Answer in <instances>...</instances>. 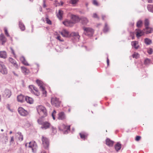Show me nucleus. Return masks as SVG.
Returning <instances> with one entry per match:
<instances>
[{
  "mask_svg": "<svg viewBox=\"0 0 153 153\" xmlns=\"http://www.w3.org/2000/svg\"><path fill=\"white\" fill-rule=\"evenodd\" d=\"M37 111L39 115L42 117L47 116V113L46 108L42 105H39L37 106Z\"/></svg>",
  "mask_w": 153,
  "mask_h": 153,
  "instance_id": "obj_1",
  "label": "nucleus"
},
{
  "mask_svg": "<svg viewBox=\"0 0 153 153\" xmlns=\"http://www.w3.org/2000/svg\"><path fill=\"white\" fill-rule=\"evenodd\" d=\"M38 122L39 124L42 125L41 128L42 129H46L51 126L50 123L47 121L43 122L41 118L38 120Z\"/></svg>",
  "mask_w": 153,
  "mask_h": 153,
  "instance_id": "obj_2",
  "label": "nucleus"
},
{
  "mask_svg": "<svg viewBox=\"0 0 153 153\" xmlns=\"http://www.w3.org/2000/svg\"><path fill=\"white\" fill-rule=\"evenodd\" d=\"M83 29L84 30V33L85 35L89 36H93L94 30L92 28L84 27H83Z\"/></svg>",
  "mask_w": 153,
  "mask_h": 153,
  "instance_id": "obj_3",
  "label": "nucleus"
},
{
  "mask_svg": "<svg viewBox=\"0 0 153 153\" xmlns=\"http://www.w3.org/2000/svg\"><path fill=\"white\" fill-rule=\"evenodd\" d=\"M51 102L52 105L56 107H58L60 106V102L59 99L56 97H53L51 98Z\"/></svg>",
  "mask_w": 153,
  "mask_h": 153,
  "instance_id": "obj_4",
  "label": "nucleus"
},
{
  "mask_svg": "<svg viewBox=\"0 0 153 153\" xmlns=\"http://www.w3.org/2000/svg\"><path fill=\"white\" fill-rule=\"evenodd\" d=\"M0 72L3 74H6L7 70L2 62H0Z\"/></svg>",
  "mask_w": 153,
  "mask_h": 153,
  "instance_id": "obj_5",
  "label": "nucleus"
},
{
  "mask_svg": "<svg viewBox=\"0 0 153 153\" xmlns=\"http://www.w3.org/2000/svg\"><path fill=\"white\" fill-rule=\"evenodd\" d=\"M42 140L44 147L45 149L48 148L49 146L48 139L46 137L43 136L42 138Z\"/></svg>",
  "mask_w": 153,
  "mask_h": 153,
  "instance_id": "obj_6",
  "label": "nucleus"
},
{
  "mask_svg": "<svg viewBox=\"0 0 153 153\" xmlns=\"http://www.w3.org/2000/svg\"><path fill=\"white\" fill-rule=\"evenodd\" d=\"M2 95L4 98H9L11 95V92L8 89H6L2 91Z\"/></svg>",
  "mask_w": 153,
  "mask_h": 153,
  "instance_id": "obj_7",
  "label": "nucleus"
},
{
  "mask_svg": "<svg viewBox=\"0 0 153 153\" xmlns=\"http://www.w3.org/2000/svg\"><path fill=\"white\" fill-rule=\"evenodd\" d=\"M28 146L29 147L31 148L33 152H36L37 146L35 142H30L28 143Z\"/></svg>",
  "mask_w": 153,
  "mask_h": 153,
  "instance_id": "obj_8",
  "label": "nucleus"
},
{
  "mask_svg": "<svg viewBox=\"0 0 153 153\" xmlns=\"http://www.w3.org/2000/svg\"><path fill=\"white\" fill-rule=\"evenodd\" d=\"M18 111L19 113L22 116H26L28 114L27 111L25 110L23 108L21 107H19L18 108Z\"/></svg>",
  "mask_w": 153,
  "mask_h": 153,
  "instance_id": "obj_9",
  "label": "nucleus"
},
{
  "mask_svg": "<svg viewBox=\"0 0 153 153\" xmlns=\"http://www.w3.org/2000/svg\"><path fill=\"white\" fill-rule=\"evenodd\" d=\"M71 36L76 41H78L80 37L78 33L72 32L70 34Z\"/></svg>",
  "mask_w": 153,
  "mask_h": 153,
  "instance_id": "obj_10",
  "label": "nucleus"
},
{
  "mask_svg": "<svg viewBox=\"0 0 153 153\" xmlns=\"http://www.w3.org/2000/svg\"><path fill=\"white\" fill-rule=\"evenodd\" d=\"M70 126H68L64 124H63L59 128V129L61 130L65 131V133H66L68 131H70Z\"/></svg>",
  "mask_w": 153,
  "mask_h": 153,
  "instance_id": "obj_11",
  "label": "nucleus"
},
{
  "mask_svg": "<svg viewBox=\"0 0 153 153\" xmlns=\"http://www.w3.org/2000/svg\"><path fill=\"white\" fill-rule=\"evenodd\" d=\"M63 24L68 27H72L74 24L73 22L71 20H66L63 22Z\"/></svg>",
  "mask_w": 153,
  "mask_h": 153,
  "instance_id": "obj_12",
  "label": "nucleus"
},
{
  "mask_svg": "<svg viewBox=\"0 0 153 153\" xmlns=\"http://www.w3.org/2000/svg\"><path fill=\"white\" fill-rule=\"evenodd\" d=\"M71 20L74 24L76 23L79 20V17L74 15H72L71 16Z\"/></svg>",
  "mask_w": 153,
  "mask_h": 153,
  "instance_id": "obj_13",
  "label": "nucleus"
},
{
  "mask_svg": "<svg viewBox=\"0 0 153 153\" xmlns=\"http://www.w3.org/2000/svg\"><path fill=\"white\" fill-rule=\"evenodd\" d=\"M58 119L59 120H64L66 118V116L63 112H61L58 114Z\"/></svg>",
  "mask_w": 153,
  "mask_h": 153,
  "instance_id": "obj_14",
  "label": "nucleus"
},
{
  "mask_svg": "<svg viewBox=\"0 0 153 153\" xmlns=\"http://www.w3.org/2000/svg\"><path fill=\"white\" fill-rule=\"evenodd\" d=\"M81 138L85 140L87 138L88 134L85 132H82L79 133Z\"/></svg>",
  "mask_w": 153,
  "mask_h": 153,
  "instance_id": "obj_15",
  "label": "nucleus"
},
{
  "mask_svg": "<svg viewBox=\"0 0 153 153\" xmlns=\"http://www.w3.org/2000/svg\"><path fill=\"white\" fill-rule=\"evenodd\" d=\"M61 34L64 37H68L69 36L68 32L65 30H62L61 32Z\"/></svg>",
  "mask_w": 153,
  "mask_h": 153,
  "instance_id": "obj_16",
  "label": "nucleus"
},
{
  "mask_svg": "<svg viewBox=\"0 0 153 153\" xmlns=\"http://www.w3.org/2000/svg\"><path fill=\"white\" fill-rule=\"evenodd\" d=\"M136 30H137L136 36L137 37H140L144 34V32L143 31L139 29H137Z\"/></svg>",
  "mask_w": 153,
  "mask_h": 153,
  "instance_id": "obj_17",
  "label": "nucleus"
},
{
  "mask_svg": "<svg viewBox=\"0 0 153 153\" xmlns=\"http://www.w3.org/2000/svg\"><path fill=\"white\" fill-rule=\"evenodd\" d=\"M105 142L106 144L109 146H112L114 143V142L113 141L109 138H107L106 139Z\"/></svg>",
  "mask_w": 153,
  "mask_h": 153,
  "instance_id": "obj_18",
  "label": "nucleus"
},
{
  "mask_svg": "<svg viewBox=\"0 0 153 153\" xmlns=\"http://www.w3.org/2000/svg\"><path fill=\"white\" fill-rule=\"evenodd\" d=\"M138 42L136 41H132L131 42L132 46L136 49H137L139 47V46L138 45Z\"/></svg>",
  "mask_w": 153,
  "mask_h": 153,
  "instance_id": "obj_19",
  "label": "nucleus"
},
{
  "mask_svg": "<svg viewBox=\"0 0 153 153\" xmlns=\"http://www.w3.org/2000/svg\"><path fill=\"white\" fill-rule=\"evenodd\" d=\"M25 99V96L22 94L18 96L17 97L18 101L21 102L24 101Z\"/></svg>",
  "mask_w": 153,
  "mask_h": 153,
  "instance_id": "obj_20",
  "label": "nucleus"
},
{
  "mask_svg": "<svg viewBox=\"0 0 153 153\" xmlns=\"http://www.w3.org/2000/svg\"><path fill=\"white\" fill-rule=\"evenodd\" d=\"M0 41L2 42V45H4L6 42V39L2 33L0 35Z\"/></svg>",
  "mask_w": 153,
  "mask_h": 153,
  "instance_id": "obj_21",
  "label": "nucleus"
},
{
  "mask_svg": "<svg viewBox=\"0 0 153 153\" xmlns=\"http://www.w3.org/2000/svg\"><path fill=\"white\" fill-rule=\"evenodd\" d=\"M17 134L18 135L16 136V138L20 141H22L23 140V136L22 133L20 132H18Z\"/></svg>",
  "mask_w": 153,
  "mask_h": 153,
  "instance_id": "obj_22",
  "label": "nucleus"
},
{
  "mask_svg": "<svg viewBox=\"0 0 153 153\" xmlns=\"http://www.w3.org/2000/svg\"><path fill=\"white\" fill-rule=\"evenodd\" d=\"M9 61L12 63L14 66L16 68H18V66L17 64H16V61L13 58H9Z\"/></svg>",
  "mask_w": 153,
  "mask_h": 153,
  "instance_id": "obj_23",
  "label": "nucleus"
},
{
  "mask_svg": "<svg viewBox=\"0 0 153 153\" xmlns=\"http://www.w3.org/2000/svg\"><path fill=\"white\" fill-rule=\"evenodd\" d=\"M63 12L62 10H59L58 13L57 14V16L60 20H61L62 18Z\"/></svg>",
  "mask_w": 153,
  "mask_h": 153,
  "instance_id": "obj_24",
  "label": "nucleus"
},
{
  "mask_svg": "<svg viewBox=\"0 0 153 153\" xmlns=\"http://www.w3.org/2000/svg\"><path fill=\"white\" fill-rule=\"evenodd\" d=\"M144 30L146 31V34H148L152 33L153 31V29L149 26L147 28L145 27V28L144 29Z\"/></svg>",
  "mask_w": 153,
  "mask_h": 153,
  "instance_id": "obj_25",
  "label": "nucleus"
},
{
  "mask_svg": "<svg viewBox=\"0 0 153 153\" xmlns=\"http://www.w3.org/2000/svg\"><path fill=\"white\" fill-rule=\"evenodd\" d=\"M0 57L3 59H5L7 57V53L5 51H0Z\"/></svg>",
  "mask_w": 153,
  "mask_h": 153,
  "instance_id": "obj_26",
  "label": "nucleus"
},
{
  "mask_svg": "<svg viewBox=\"0 0 153 153\" xmlns=\"http://www.w3.org/2000/svg\"><path fill=\"white\" fill-rule=\"evenodd\" d=\"M20 60L22 63L25 65L26 66L29 65L27 61L26 60L25 58L23 56H22L20 58Z\"/></svg>",
  "mask_w": 153,
  "mask_h": 153,
  "instance_id": "obj_27",
  "label": "nucleus"
},
{
  "mask_svg": "<svg viewBox=\"0 0 153 153\" xmlns=\"http://www.w3.org/2000/svg\"><path fill=\"white\" fill-rule=\"evenodd\" d=\"M26 101L28 103L32 104L33 103V99L28 96H26L25 97Z\"/></svg>",
  "mask_w": 153,
  "mask_h": 153,
  "instance_id": "obj_28",
  "label": "nucleus"
},
{
  "mask_svg": "<svg viewBox=\"0 0 153 153\" xmlns=\"http://www.w3.org/2000/svg\"><path fill=\"white\" fill-rule=\"evenodd\" d=\"M81 21L83 25L86 24L88 22L87 19L85 17H82L81 18Z\"/></svg>",
  "mask_w": 153,
  "mask_h": 153,
  "instance_id": "obj_29",
  "label": "nucleus"
},
{
  "mask_svg": "<svg viewBox=\"0 0 153 153\" xmlns=\"http://www.w3.org/2000/svg\"><path fill=\"white\" fill-rule=\"evenodd\" d=\"M114 147L116 151L118 152L121 149V145L120 142H118L117 144L115 145Z\"/></svg>",
  "mask_w": 153,
  "mask_h": 153,
  "instance_id": "obj_30",
  "label": "nucleus"
},
{
  "mask_svg": "<svg viewBox=\"0 0 153 153\" xmlns=\"http://www.w3.org/2000/svg\"><path fill=\"white\" fill-rule=\"evenodd\" d=\"M19 26L22 30L24 31L25 30V27L24 24L20 21L19 22Z\"/></svg>",
  "mask_w": 153,
  "mask_h": 153,
  "instance_id": "obj_31",
  "label": "nucleus"
},
{
  "mask_svg": "<svg viewBox=\"0 0 153 153\" xmlns=\"http://www.w3.org/2000/svg\"><path fill=\"white\" fill-rule=\"evenodd\" d=\"M21 68L22 72L24 73L25 74H27L29 72V70L26 69V68L24 67H21Z\"/></svg>",
  "mask_w": 153,
  "mask_h": 153,
  "instance_id": "obj_32",
  "label": "nucleus"
},
{
  "mask_svg": "<svg viewBox=\"0 0 153 153\" xmlns=\"http://www.w3.org/2000/svg\"><path fill=\"white\" fill-rule=\"evenodd\" d=\"M147 8L148 10L152 13H153V5L149 4L147 6Z\"/></svg>",
  "mask_w": 153,
  "mask_h": 153,
  "instance_id": "obj_33",
  "label": "nucleus"
},
{
  "mask_svg": "<svg viewBox=\"0 0 153 153\" xmlns=\"http://www.w3.org/2000/svg\"><path fill=\"white\" fill-rule=\"evenodd\" d=\"M36 82L38 85L39 86L40 89H43L44 87L42 86V82L39 80H37L36 81Z\"/></svg>",
  "mask_w": 153,
  "mask_h": 153,
  "instance_id": "obj_34",
  "label": "nucleus"
},
{
  "mask_svg": "<svg viewBox=\"0 0 153 153\" xmlns=\"http://www.w3.org/2000/svg\"><path fill=\"white\" fill-rule=\"evenodd\" d=\"M33 90L34 91V93H33V94H34L35 95L37 96H39V93L38 91L37 88L34 86Z\"/></svg>",
  "mask_w": 153,
  "mask_h": 153,
  "instance_id": "obj_35",
  "label": "nucleus"
},
{
  "mask_svg": "<svg viewBox=\"0 0 153 153\" xmlns=\"http://www.w3.org/2000/svg\"><path fill=\"white\" fill-rule=\"evenodd\" d=\"M143 24V22L141 20L138 21L136 25L138 27H142Z\"/></svg>",
  "mask_w": 153,
  "mask_h": 153,
  "instance_id": "obj_36",
  "label": "nucleus"
},
{
  "mask_svg": "<svg viewBox=\"0 0 153 153\" xmlns=\"http://www.w3.org/2000/svg\"><path fill=\"white\" fill-rule=\"evenodd\" d=\"M149 25V21L148 19H146L144 21V25L145 27L147 28Z\"/></svg>",
  "mask_w": 153,
  "mask_h": 153,
  "instance_id": "obj_37",
  "label": "nucleus"
},
{
  "mask_svg": "<svg viewBox=\"0 0 153 153\" xmlns=\"http://www.w3.org/2000/svg\"><path fill=\"white\" fill-rule=\"evenodd\" d=\"M145 43L147 45H149L152 43V40L148 38H146L144 40Z\"/></svg>",
  "mask_w": 153,
  "mask_h": 153,
  "instance_id": "obj_38",
  "label": "nucleus"
},
{
  "mask_svg": "<svg viewBox=\"0 0 153 153\" xmlns=\"http://www.w3.org/2000/svg\"><path fill=\"white\" fill-rule=\"evenodd\" d=\"M51 129L52 130V134L53 135L56 134L57 132V130L56 128L52 126L51 127Z\"/></svg>",
  "mask_w": 153,
  "mask_h": 153,
  "instance_id": "obj_39",
  "label": "nucleus"
},
{
  "mask_svg": "<svg viewBox=\"0 0 153 153\" xmlns=\"http://www.w3.org/2000/svg\"><path fill=\"white\" fill-rule=\"evenodd\" d=\"M109 30V28L108 26V25L107 23H105V26L103 30L104 32L106 33Z\"/></svg>",
  "mask_w": 153,
  "mask_h": 153,
  "instance_id": "obj_40",
  "label": "nucleus"
},
{
  "mask_svg": "<svg viewBox=\"0 0 153 153\" xmlns=\"http://www.w3.org/2000/svg\"><path fill=\"white\" fill-rule=\"evenodd\" d=\"M150 63V60L148 59H145L144 62V64L146 65H149Z\"/></svg>",
  "mask_w": 153,
  "mask_h": 153,
  "instance_id": "obj_41",
  "label": "nucleus"
},
{
  "mask_svg": "<svg viewBox=\"0 0 153 153\" xmlns=\"http://www.w3.org/2000/svg\"><path fill=\"white\" fill-rule=\"evenodd\" d=\"M34 86L33 85H30L29 86V88L30 91L32 93H34V91L33 90Z\"/></svg>",
  "mask_w": 153,
  "mask_h": 153,
  "instance_id": "obj_42",
  "label": "nucleus"
},
{
  "mask_svg": "<svg viewBox=\"0 0 153 153\" xmlns=\"http://www.w3.org/2000/svg\"><path fill=\"white\" fill-rule=\"evenodd\" d=\"M139 54L136 53H134L132 55V57L134 58H135L137 59L139 57Z\"/></svg>",
  "mask_w": 153,
  "mask_h": 153,
  "instance_id": "obj_43",
  "label": "nucleus"
},
{
  "mask_svg": "<svg viewBox=\"0 0 153 153\" xmlns=\"http://www.w3.org/2000/svg\"><path fill=\"white\" fill-rule=\"evenodd\" d=\"M42 92V93L43 95L45 97H46V91L45 90V88L44 87H43V89H40Z\"/></svg>",
  "mask_w": 153,
  "mask_h": 153,
  "instance_id": "obj_44",
  "label": "nucleus"
},
{
  "mask_svg": "<svg viewBox=\"0 0 153 153\" xmlns=\"http://www.w3.org/2000/svg\"><path fill=\"white\" fill-rule=\"evenodd\" d=\"M78 1L79 0H71L70 3L73 4H76Z\"/></svg>",
  "mask_w": 153,
  "mask_h": 153,
  "instance_id": "obj_45",
  "label": "nucleus"
},
{
  "mask_svg": "<svg viewBox=\"0 0 153 153\" xmlns=\"http://www.w3.org/2000/svg\"><path fill=\"white\" fill-rule=\"evenodd\" d=\"M46 23L50 25L51 24V21L47 17L46 18Z\"/></svg>",
  "mask_w": 153,
  "mask_h": 153,
  "instance_id": "obj_46",
  "label": "nucleus"
},
{
  "mask_svg": "<svg viewBox=\"0 0 153 153\" xmlns=\"http://www.w3.org/2000/svg\"><path fill=\"white\" fill-rule=\"evenodd\" d=\"M4 32L5 35L7 36H10L7 32V30L6 27H4Z\"/></svg>",
  "mask_w": 153,
  "mask_h": 153,
  "instance_id": "obj_47",
  "label": "nucleus"
},
{
  "mask_svg": "<svg viewBox=\"0 0 153 153\" xmlns=\"http://www.w3.org/2000/svg\"><path fill=\"white\" fill-rule=\"evenodd\" d=\"M10 144H12L14 143V138L13 136L11 137V139L10 141Z\"/></svg>",
  "mask_w": 153,
  "mask_h": 153,
  "instance_id": "obj_48",
  "label": "nucleus"
},
{
  "mask_svg": "<svg viewBox=\"0 0 153 153\" xmlns=\"http://www.w3.org/2000/svg\"><path fill=\"white\" fill-rule=\"evenodd\" d=\"M56 38L61 42H63L64 41V40L63 39H61V37L59 36H57L56 37Z\"/></svg>",
  "mask_w": 153,
  "mask_h": 153,
  "instance_id": "obj_49",
  "label": "nucleus"
},
{
  "mask_svg": "<svg viewBox=\"0 0 153 153\" xmlns=\"http://www.w3.org/2000/svg\"><path fill=\"white\" fill-rule=\"evenodd\" d=\"M93 4L96 6L98 5V3L96 0H93Z\"/></svg>",
  "mask_w": 153,
  "mask_h": 153,
  "instance_id": "obj_50",
  "label": "nucleus"
},
{
  "mask_svg": "<svg viewBox=\"0 0 153 153\" xmlns=\"http://www.w3.org/2000/svg\"><path fill=\"white\" fill-rule=\"evenodd\" d=\"M141 137L140 136H137L136 137L135 140L136 141H139Z\"/></svg>",
  "mask_w": 153,
  "mask_h": 153,
  "instance_id": "obj_51",
  "label": "nucleus"
},
{
  "mask_svg": "<svg viewBox=\"0 0 153 153\" xmlns=\"http://www.w3.org/2000/svg\"><path fill=\"white\" fill-rule=\"evenodd\" d=\"M93 17L94 18H97L99 19V17L98 16L97 14L96 13H94L93 15Z\"/></svg>",
  "mask_w": 153,
  "mask_h": 153,
  "instance_id": "obj_52",
  "label": "nucleus"
},
{
  "mask_svg": "<svg viewBox=\"0 0 153 153\" xmlns=\"http://www.w3.org/2000/svg\"><path fill=\"white\" fill-rule=\"evenodd\" d=\"M4 141L5 143H6L8 141V138L7 136H5L4 137Z\"/></svg>",
  "mask_w": 153,
  "mask_h": 153,
  "instance_id": "obj_53",
  "label": "nucleus"
},
{
  "mask_svg": "<svg viewBox=\"0 0 153 153\" xmlns=\"http://www.w3.org/2000/svg\"><path fill=\"white\" fill-rule=\"evenodd\" d=\"M148 53L149 54H152V49H150L148 51Z\"/></svg>",
  "mask_w": 153,
  "mask_h": 153,
  "instance_id": "obj_54",
  "label": "nucleus"
},
{
  "mask_svg": "<svg viewBox=\"0 0 153 153\" xmlns=\"http://www.w3.org/2000/svg\"><path fill=\"white\" fill-rule=\"evenodd\" d=\"M43 7H46V5L45 3V1H43Z\"/></svg>",
  "mask_w": 153,
  "mask_h": 153,
  "instance_id": "obj_55",
  "label": "nucleus"
},
{
  "mask_svg": "<svg viewBox=\"0 0 153 153\" xmlns=\"http://www.w3.org/2000/svg\"><path fill=\"white\" fill-rule=\"evenodd\" d=\"M56 111L54 110L53 111V112H52V114L55 115V114H56Z\"/></svg>",
  "mask_w": 153,
  "mask_h": 153,
  "instance_id": "obj_56",
  "label": "nucleus"
},
{
  "mask_svg": "<svg viewBox=\"0 0 153 153\" xmlns=\"http://www.w3.org/2000/svg\"><path fill=\"white\" fill-rule=\"evenodd\" d=\"M102 19L103 20H104V19L105 18V16L104 15H102Z\"/></svg>",
  "mask_w": 153,
  "mask_h": 153,
  "instance_id": "obj_57",
  "label": "nucleus"
},
{
  "mask_svg": "<svg viewBox=\"0 0 153 153\" xmlns=\"http://www.w3.org/2000/svg\"><path fill=\"white\" fill-rule=\"evenodd\" d=\"M11 51H12V53L14 55H15V53H14V50L12 48H11Z\"/></svg>",
  "mask_w": 153,
  "mask_h": 153,
  "instance_id": "obj_58",
  "label": "nucleus"
},
{
  "mask_svg": "<svg viewBox=\"0 0 153 153\" xmlns=\"http://www.w3.org/2000/svg\"><path fill=\"white\" fill-rule=\"evenodd\" d=\"M107 65H109V60L108 58H107Z\"/></svg>",
  "mask_w": 153,
  "mask_h": 153,
  "instance_id": "obj_59",
  "label": "nucleus"
},
{
  "mask_svg": "<svg viewBox=\"0 0 153 153\" xmlns=\"http://www.w3.org/2000/svg\"><path fill=\"white\" fill-rule=\"evenodd\" d=\"M148 2L149 3H151L152 2V0H147Z\"/></svg>",
  "mask_w": 153,
  "mask_h": 153,
  "instance_id": "obj_60",
  "label": "nucleus"
},
{
  "mask_svg": "<svg viewBox=\"0 0 153 153\" xmlns=\"http://www.w3.org/2000/svg\"><path fill=\"white\" fill-rule=\"evenodd\" d=\"M52 117L53 120H55V115L52 114Z\"/></svg>",
  "mask_w": 153,
  "mask_h": 153,
  "instance_id": "obj_61",
  "label": "nucleus"
},
{
  "mask_svg": "<svg viewBox=\"0 0 153 153\" xmlns=\"http://www.w3.org/2000/svg\"><path fill=\"white\" fill-rule=\"evenodd\" d=\"M13 74L14 75H16V76H18V75H17L16 74V73L15 72H14V71H13Z\"/></svg>",
  "mask_w": 153,
  "mask_h": 153,
  "instance_id": "obj_62",
  "label": "nucleus"
},
{
  "mask_svg": "<svg viewBox=\"0 0 153 153\" xmlns=\"http://www.w3.org/2000/svg\"><path fill=\"white\" fill-rule=\"evenodd\" d=\"M41 153H46L45 151H42V152Z\"/></svg>",
  "mask_w": 153,
  "mask_h": 153,
  "instance_id": "obj_63",
  "label": "nucleus"
},
{
  "mask_svg": "<svg viewBox=\"0 0 153 153\" xmlns=\"http://www.w3.org/2000/svg\"><path fill=\"white\" fill-rule=\"evenodd\" d=\"M12 133V132L11 131H10V133H9V134H11Z\"/></svg>",
  "mask_w": 153,
  "mask_h": 153,
  "instance_id": "obj_64",
  "label": "nucleus"
}]
</instances>
